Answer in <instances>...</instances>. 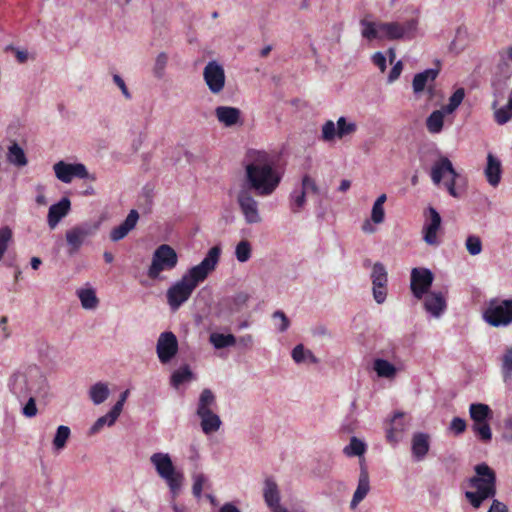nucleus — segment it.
<instances>
[{"label": "nucleus", "instance_id": "1", "mask_svg": "<svg viewBox=\"0 0 512 512\" xmlns=\"http://www.w3.org/2000/svg\"><path fill=\"white\" fill-rule=\"evenodd\" d=\"M282 179L275 157L265 151L249 150L245 163V186L257 196L274 193Z\"/></svg>", "mask_w": 512, "mask_h": 512}, {"label": "nucleus", "instance_id": "2", "mask_svg": "<svg viewBox=\"0 0 512 512\" xmlns=\"http://www.w3.org/2000/svg\"><path fill=\"white\" fill-rule=\"evenodd\" d=\"M221 249L214 246L209 249L204 259L196 266L191 267L182 278L171 285L167 292V303L172 311H177L191 297L199 283L206 280L219 263Z\"/></svg>", "mask_w": 512, "mask_h": 512}, {"label": "nucleus", "instance_id": "3", "mask_svg": "<svg viewBox=\"0 0 512 512\" xmlns=\"http://www.w3.org/2000/svg\"><path fill=\"white\" fill-rule=\"evenodd\" d=\"M475 475L469 479V486L475 491H466L465 497L473 508L478 509L482 503L496 494V474L486 463L474 468Z\"/></svg>", "mask_w": 512, "mask_h": 512}, {"label": "nucleus", "instance_id": "4", "mask_svg": "<svg viewBox=\"0 0 512 512\" xmlns=\"http://www.w3.org/2000/svg\"><path fill=\"white\" fill-rule=\"evenodd\" d=\"M150 462L159 477L166 482L173 497H176L183 485L184 475L175 468L170 455L162 452L154 453L150 457Z\"/></svg>", "mask_w": 512, "mask_h": 512}, {"label": "nucleus", "instance_id": "5", "mask_svg": "<svg viewBox=\"0 0 512 512\" xmlns=\"http://www.w3.org/2000/svg\"><path fill=\"white\" fill-rule=\"evenodd\" d=\"M216 405V397L210 389H203L197 404L196 414L201 419V428L205 434L216 432L222 422L220 417L213 412Z\"/></svg>", "mask_w": 512, "mask_h": 512}, {"label": "nucleus", "instance_id": "6", "mask_svg": "<svg viewBox=\"0 0 512 512\" xmlns=\"http://www.w3.org/2000/svg\"><path fill=\"white\" fill-rule=\"evenodd\" d=\"M483 320L492 327H506L512 324V299L493 298L482 312Z\"/></svg>", "mask_w": 512, "mask_h": 512}, {"label": "nucleus", "instance_id": "7", "mask_svg": "<svg viewBox=\"0 0 512 512\" xmlns=\"http://www.w3.org/2000/svg\"><path fill=\"white\" fill-rule=\"evenodd\" d=\"M177 264L178 255L174 248L168 244H161L152 255V262L148 268L147 275L150 279H158L161 272L171 271Z\"/></svg>", "mask_w": 512, "mask_h": 512}, {"label": "nucleus", "instance_id": "8", "mask_svg": "<svg viewBox=\"0 0 512 512\" xmlns=\"http://www.w3.org/2000/svg\"><path fill=\"white\" fill-rule=\"evenodd\" d=\"M377 27L381 33V39L412 40L416 36L418 20L411 18L404 22H380Z\"/></svg>", "mask_w": 512, "mask_h": 512}, {"label": "nucleus", "instance_id": "9", "mask_svg": "<svg viewBox=\"0 0 512 512\" xmlns=\"http://www.w3.org/2000/svg\"><path fill=\"white\" fill-rule=\"evenodd\" d=\"M470 418L473 420L472 430L478 438L487 443L492 439V431L488 420L493 416L491 408L487 404L472 403L469 406Z\"/></svg>", "mask_w": 512, "mask_h": 512}, {"label": "nucleus", "instance_id": "10", "mask_svg": "<svg viewBox=\"0 0 512 512\" xmlns=\"http://www.w3.org/2000/svg\"><path fill=\"white\" fill-rule=\"evenodd\" d=\"M237 203L248 224L261 222V216L258 209V202L252 195V190L242 186L237 194Z\"/></svg>", "mask_w": 512, "mask_h": 512}, {"label": "nucleus", "instance_id": "11", "mask_svg": "<svg viewBox=\"0 0 512 512\" xmlns=\"http://www.w3.org/2000/svg\"><path fill=\"white\" fill-rule=\"evenodd\" d=\"M203 79L211 93H221L225 87L226 80L223 66L214 60L209 61L204 67Z\"/></svg>", "mask_w": 512, "mask_h": 512}, {"label": "nucleus", "instance_id": "12", "mask_svg": "<svg viewBox=\"0 0 512 512\" xmlns=\"http://www.w3.org/2000/svg\"><path fill=\"white\" fill-rule=\"evenodd\" d=\"M433 273L427 268H413L410 288L415 298L421 299L429 292L433 283Z\"/></svg>", "mask_w": 512, "mask_h": 512}, {"label": "nucleus", "instance_id": "13", "mask_svg": "<svg viewBox=\"0 0 512 512\" xmlns=\"http://www.w3.org/2000/svg\"><path fill=\"white\" fill-rule=\"evenodd\" d=\"M53 170L58 180L63 183H70L74 178L85 179L88 177V171L84 164H69L59 161L54 164Z\"/></svg>", "mask_w": 512, "mask_h": 512}, {"label": "nucleus", "instance_id": "14", "mask_svg": "<svg viewBox=\"0 0 512 512\" xmlns=\"http://www.w3.org/2000/svg\"><path fill=\"white\" fill-rule=\"evenodd\" d=\"M371 279L373 284V297L378 304H382L387 296L388 274L385 266L376 262L372 267Z\"/></svg>", "mask_w": 512, "mask_h": 512}, {"label": "nucleus", "instance_id": "15", "mask_svg": "<svg viewBox=\"0 0 512 512\" xmlns=\"http://www.w3.org/2000/svg\"><path fill=\"white\" fill-rule=\"evenodd\" d=\"M156 351L161 363L170 362L178 352L176 336L172 332L161 333L157 341Z\"/></svg>", "mask_w": 512, "mask_h": 512}, {"label": "nucleus", "instance_id": "16", "mask_svg": "<svg viewBox=\"0 0 512 512\" xmlns=\"http://www.w3.org/2000/svg\"><path fill=\"white\" fill-rule=\"evenodd\" d=\"M92 234V228L87 225H79L69 229L65 235L66 242L69 247V255H74L77 253L81 246L84 244L85 240Z\"/></svg>", "mask_w": 512, "mask_h": 512}, {"label": "nucleus", "instance_id": "17", "mask_svg": "<svg viewBox=\"0 0 512 512\" xmlns=\"http://www.w3.org/2000/svg\"><path fill=\"white\" fill-rule=\"evenodd\" d=\"M429 220L423 226V240L431 246L439 245L437 234L441 228V216L433 207L428 208Z\"/></svg>", "mask_w": 512, "mask_h": 512}, {"label": "nucleus", "instance_id": "18", "mask_svg": "<svg viewBox=\"0 0 512 512\" xmlns=\"http://www.w3.org/2000/svg\"><path fill=\"white\" fill-rule=\"evenodd\" d=\"M459 177L452 162L445 156H441L431 168V179L435 185H439L445 175Z\"/></svg>", "mask_w": 512, "mask_h": 512}, {"label": "nucleus", "instance_id": "19", "mask_svg": "<svg viewBox=\"0 0 512 512\" xmlns=\"http://www.w3.org/2000/svg\"><path fill=\"white\" fill-rule=\"evenodd\" d=\"M70 206V200L66 197L62 198L58 203L50 206L47 221L51 229H54L60 220L69 213Z\"/></svg>", "mask_w": 512, "mask_h": 512}, {"label": "nucleus", "instance_id": "20", "mask_svg": "<svg viewBox=\"0 0 512 512\" xmlns=\"http://www.w3.org/2000/svg\"><path fill=\"white\" fill-rule=\"evenodd\" d=\"M215 116L226 127H231L241 122V111L236 107L218 106L215 109Z\"/></svg>", "mask_w": 512, "mask_h": 512}, {"label": "nucleus", "instance_id": "21", "mask_svg": "<svg viewBox=\"0 0 512 512\" xmlns=\"http://www.w3.org/2000/svg\"><path fill=\"white\" fill-rule=\"evenodd\" d=\"M139 214L136 210H131L122 224L112 229L110 238L112 241H119L136 226Z\"/></svg>", "mask_w": 512, "mask_h": 512}, {"label": "nucleus", "instance_id": "22", "mask_svg": "<svg viewBox=\"0 0 512 512\" xmlns=\"http://www.w3.org/2000/svg\"><path fill=\"white\" fill-rule=\"evenodd\" d=\"M484 172L486 179L491 186L496 187L500 183L502 174L501 161L492 153L487 155V165Z\"/></svg>", "mask_w": 512, "mask_h": 512}, {"label": "nucleus", "instance_id": "23", "mask_svg": "<svg viewBox=\"0 0 512 512\" xmlns=\"http://www.w3.org/2000/svg\"><path fill=\"white\" fill-rule=\"evenodd\" d=\"M370 490L369 474L365 467H361L358 485L351 500V508H355L368 494Z\"/></svg>", "mask_w": 512, "mask_h": 512}, {"label": "nucleus", "instance_id": "24", "mask_svg": "<svg viewBox=\"0 0 512 512\" xmlns=\"http://www.w3.org/2000/svg\"><path fill=\"white\" fill-rule=\"evenodd\" d=\"M424 306L429 313L437 317L445 310L446 301L441 292H428Z\"/></svg>", "mask_w": 512, "mask_h": 512}, {"label": "nucleus", "instance_id": "25", "mask_svg": "<svg viewBox=\"0 0 512 512\" xmlns=\"http://www.w3.org/2000/svg\"><path fill=\"white\" fill-rule=\"evenodd\" d=\"M439 74L438 69H426L423 72L417 73L412 81V87L414 93L418 94L422 92L428 83H432L435 81Z\"/></svg>", "mask_w": 512, "mask_h": 512}, {"label": "nucleus", "instance_id": "26", "mask_svg": "<svg viewBox=\"0 0 512 512\" xmlns=\"http://www.w3.org/2000/svg\"><path fill=\"white\" fill-rule=\"evenodd\" d=\"M429 436L425 433H416L412 438V453L417 460H422L429 451Z\"/></svg>", "mask_w": 512, "mask_h": 512}, {"label": "nucleus", "instance_id": "27", "mask_svg": "<svg viewBox=\"0 0 512 512\" xmlns=\"http://www.w3.org/2000/svg\"><path fill=\"white\" fill-rule=\"evenodd\" d=\"M404 413L396 412L391 420V427L387 431L386 438L390 443H397L401 437V434L405 430V424L403 422Z\"/></svg>", "mask_w": 512, "mask_h": 512}, {"label": "nucleus", "instance_id": "28", "mask_svg": "<svg viewBox=\"0 0 512 512\" xmlns=\"http://www.w3.org/2000/svg\"><path fill=\"white\" fill-rule=\"evenodd\" d=\"M263 497L269 508L280 504V491L277 483L272 478H267L265 480Z\"/></svg>", "mask_w": 512, "mask_h": 512}, {"label": "nucleus", "instance_id": "29", "mask_svg": "<svg viewBox=\"0 0 512 512\" xmlns=\"http://www.w3.org/2000/svg\"><path fill=\"white\" fill-rule=\"evenodd\" d=\"M7 160L17 167H24L28 163L24 150L16 142L8 147Z\"/></svg>", "mask_w": 512, "mask_h": 512}, {"label": "nucleus", "instance_id": "30", "mask_svg": "<svg viewBox=\"0 0 512 512\" xmlns=\"http://www.w3.org/2000/svg\"><path fill=\"white\" fill-rule=\"evenodd\" d=\"M109 388L106 383L98 382L90 387L89 396L95 405H99L106 401L109 396Z\"/></svg>", "mask_w": 512, "mask_h": 512}, {"label": "nucleus", "instance_id": "31", "mask_svg": "<svg viewBox=\"0 0 512 512\" xmlns=\"http://www.w3.org/2000/svg\"><path fill=\"white\" fill-rule=\"evenodd\" d=\"M444 126V112L433 111L426 119V128L431 134H438Z\"/></svg>", "mask_w": 512, "mask_h": 512}, {"label": "nucleus", "instance_id": "32", "mask_svg": "<svg viewBox=\"0 0 512 512\" xmlns=\"http://www.w3.org/2000/svg\"><path fill=\"white\" fill-rule=\"evenodd\" d=\"M77 295L81 301V305L85 309H94L98 305V298L93 289H80Z\"/></svg>", "mask_w": 512, "mask_h": 512}, {"label": "nucleus", "instance_id": "33", "mask_svg": "<svg viewBox=\"0 0 512 512\" xmlns=\"http://www.w3.org/2000/svg\"><path fill=\"white\" fill-rule=\"evenodd\" d=\"M374 370L379 377L391 378L396 374L395 366L384 359H376L374 361Z\"/></svg>", "mask_w": 512, "mask_h": 512}, {"label": "nucleus", "instance_id": "34", "mask_svg": "<svg viewBox=\"0 0 512 512\" xmlns=\"http://www.w3.org/2000/svg\"><path fill=\"white\" fill-rule=\"evenodd\" d=\"M193 377L189 366L185 365L174 371L171 375V384L178 388L184 382L190 381Z\"/></svg>", "mask_w": 512, "mask_h": 512}, {"label": "nucleus", "instance_id": "35", "mask_svg": "<svg viewBox=\"0 0 512 512\" xmlns=\"http://www.w3.org/2000/svg\"><path fill=\"white\" fill-rule=\"evenodd\" d=\"M360 25L362 26V36L368 40L381 39V33L377 27L378 23L361 19Z\"/></svg>", "mask_w": 512, "mask_h": 512}, {"label": "nucleus", "instance_id": "36", "mask_svg": "<svg viewBox=\"0 0 512 512\" xmlns=\"http://www.w3.org/2000/svg\"><path fill=\"white\" fill-rule=\"evenodd\" d=\"M336 125L338 139L352 135L357 131V124L355 122H348L347 119L343 116L338 118Z\"/></svg>", "mask_w": 512, "mask_h": 512}, {"label": "nucleus", "instance_id": "37", "mask_svg": "<svg viewBox=\"0 0 512 512\" xmlns=\"http://www.w3.org/2000/svg\"><path fill=\"white\" fill-rule=\"evenodd\" d=\"M70 428L65 425H60L57 428L56 434L53 439V446L56 450H62L70 437Z\"/></svg>", "mask_w": 512, "mask_h": 512}, {"label": "nucleus", "instance_id": "38", "mask_svg": "<svg viewBox=\"0 0 512 512\" xmlns=\"http://www.w3.org/2000/svg\"><path fill=\"white\" fill-rule=\"evenodd\" d=\"M210 342L215 348L221 349L235 344L236 339L232 334L214 333L210 336Z\"/></svg>", "mask_w": 512, "mask_h": 512}, {"label": "nucleus", "instance_id": "39", "mask_svg": "<svg viewBox=\"0 0 512 512\" xmlns=\"http://www.w3.org/2000/svg\"><path fill=\"white\" fill-rule=\"evenodd\" d=\"M366 450V445L357 437H352L349 445L344 448V453L347 456H361Z\"/></svg>", "mask_w": 512, "mask_h": 512}, {"label": "nucleus", "instance_id": "40", "mask_svg": "<svg viewBox=\"0 0 512 512\" xmlns=\"http://www.w3.org/2000/svg\"><path fill=\"white\" fill-rule=\"evenodd\" d=\"M338 138L337 125L332 120H327L321 128V139L324 142H332Z\"/></svg>", "mask_w": 512, "mask_h": 512}, {"label": "nucleus", "instance_id": "41", "mask_svg": "<svg viewBox=\"0 0 512 512\" xmlns=\"http://www.w3.org/2000/svg\"><path fill=\"white\" fill-rule=\"evenodd\" d=\"M501 369L505 381L512 377V347L505 350L501 358Z\"/></svg>", "mask_w": 512, "mask_h": 512}, {"label": "nucleus", "instance_id": "42", "mask_svg": "<svg viewBox=\"0 0 512 512\" xmlns=\"http://www.w3.org/2000/svg\"><path fill=\"white\" fill-rule=\"evenodd\" d=\"M251 244L247 240L240 241L235 249V255L239 262H247L251 257Z\"/></svg>", "mask_w": 512, "mask_h": 512}, {"label": "nucleus", "instance_id": "43", "mask_svg": "<svg viewBox=\"0 0 512 512\" xmlns=\"http://www.w3.org/2000/svg\"><path fill=\"white\" fill-rule=\"evenodd\" d=\"M306 193L303 189L293 191L290 196V207L293 213H297L306 203Z\"/></svg>", "mask_w": 512, "mask_h": 512}, {"label": "nucleus", "instance_id": "44", "mask_svg": "<svg viewBox=\"0 0 512 512\" xmlns=\"http://www.w3.org/2000/svg\"><path fill=\"white\" fill-rule=\"evenodd\" d=\"M465 246L470 255H478L482 251V242L480 237L470 235L467 237Z\"/></svg>", "mask_w": 512, "mask_h": 512}, {"label": "nucleus", "instance_id": "45", "mask_svg": "<svg viewBox=\"0 0 512 512\" xmlns=\"http://www.w3.org/2000/svg\"><path fill=\"white\" fill-rule=\"evenodd\" d=\"M12 239V231L9 227L0 228V261L7 251L8 244Z\"/></svg>", "mask_w": 512, "mask_h": 512}, {"label": "nucleus", "instance_id": "46", "mask_svg": "<svg viewBox=\"0 0 512 512\" xmlns=\"http://www.w3.org/2000/svg\"><path fill=\"white\" fill-rule=\"evenodd\" d=\"M167 62H168L167 54L164 52H161L157 56L155 65H154V74L156 77L161 78L163 76Z\"/></svg>", "mask_w": 512, "mask_h": 512}, {"label": "nucleus", "instance_id": "47", "mask_svg": "<svg viewBox=\"0 0 512 512\" xmlns=\"http://www.w3.org/2000/svg\"><path fill=\"white\" fill-rule=\"evenodd\" d=\"M26 386V379L24 375H15L11 382V391L17 395L21 396L24 393V388Z\"/></svg>", "mask_w": 512, "mask_h": 512}, {"label": "nucleus", "instance_id": "48", "mask_svg": "<svg viewBox=\"0 0 512 512\" xmlns=\"http://www.w3.org/2000/svg\"><path fill=\"white\" fill-rule=\"evenodd\" d=\"M494 117L495 121L500 125L507 123L512 117V109L509 107V104H507L506 107L496 110Z\"/></svg>", "mask_w": 512, "mask_h": 512}, {"label": "nucleus", "instance_id": "49", "mask_svg": "<svg viewBox=\"0 0 512 512\" xmlns=\"http://www.w3.org/2000/svg\"><path fill=\"white\" fill-rule=\"evenodd\" d=\"M449 428L455 435H460L466 431L467 423L463 418L454 417Z\"/></svg>", "mask_w": 512, "mask_h": 512}, {"label": "nucleus", "instance_id": "50", "mask_svg": "<svg viewBox=\"0 0 512 512\" xmlns=\"http://www.w3.org/2000/svg\"><path fill=\"white\" fill-rule=\"evenodd\" d=\"M115 422L110 421L109 413L99 417L90 428V434L98 433L105 425L112 426Z\"/></svg>", "mask_w": 512, "mask_h": 512}, {"label": "nucleus", "instance_id": "51", "mask_svg": "<svg viewBox=\"0 0 512 512\" xmlns=\"http://www.w3.org/2000/svg\"><path fill=\"white\" fill-rule=\"evenodd\" d=\"M205 482H206V477L203 474H198L194 477L192 493L196 498L201 497L203 486H204Z\"/></svg>", "mask_w": 512, "mask_h": 512}, {"label": "nucleus", "instance_id": "52", "mask_svg": "<svg viewBox=\"0 0 512 512\" xmlns=\"http://www.w3.org/2000/svg\"><path fill=\"white\" fill-rule=\"evenodd\" d=\"M302 189L305 192H311L313 194L319 193V187L317 186L315 180L311 178L309 175H304L302 178Z\"/></svg>", "mask_w": 512, "mask_h": 512}, {"label": "nucleus", "instance_id": "53", "mask_svg": "<svg viewBox=\"0 0 512 512\" xmlns=\"http://www.w3.org/2000/svg\"><path fill=\"white\" fill-rule=\"evenodd\" d=\"M385 218V211L384 207L380 205L373 204L372 211H371V220L375 224H380L384 221Z\"/></svg>", "mask_w": 512, "mask_h": 512}, {"label": "nucleus", "instance_id": "54", "mask_svg": "<svg viewBox=\"0 0 512 512\" xmlns=\"http://www.w3.org/2000/svg\"><path fill=\"white\" fill-rule=\"evenodd\" d=\"M307 350L304 349L302 344H298L292 350V358L296 363H301L306 360Z\"/></svg>", "mask_w": 512, "mask_h": 512}, {"label": "nucleus", "instance_id": "55", "mask_svg": "<svg viewBox=\"0 0 512 512\" xmlns=\"http://www.w3.org/2000/svg\"><path fill=\"white\" fill-rule=\"evenodd\" d=\"M273 318L275 320H277V319L280 320V324L278 325V330L280 332H284L288 329L290 322H289V319L287 318V316L284 314V312H282V311L274 312Z\"/></svg>", "mask_w": 512, "mask_h": 512}, {"label": "nucleus", "instance_id": "56", "mask_svg": "<svg viewBox=\"0 0 512 512\" xmlns=\"http://www.w3.org/2000/svg\"><path fill=\"white\" fill-rule=\"evenodd\" d=\"M465 97V90L463 88H458L455 92L450 96L449 103L454 107L458 108L462 103Z\"/></svg>", "mask_w": 512, "mask_h": 512}, {"label": "nucleus", "instance_id": "57", "mask_svg": "<svg viewBox=\"0 0 512 512\" xmlns=\"http://www.w3.org/2000/svg\"><path fill=\"white\" fill-rule=\"evenodd\" d=\"M23 414L26 417H34L37 414V407H36L35 399L33 397H30L28 402L24 406Z\"/></svg>", "mask_w": 512, "mask_h": 512}, {"label": "nucleus", "instance_id": "58", "mask_svg": "<svg viewBox=\"0 0 512 512\" xmlns=\"http://www.w3.org/2000/svg\"><path fill=\"white\" fill-rule=\"evenodd\" d=\"M114 83L120 88L122 94L126 99H131V94L124 82V80L117 74L113 76Z\"/></svg>", "mask_w": 512, "mask_h": 512}, {"label": "nucleus", "instance_id": "59", "mask_svg": "<svg viewBox=\"0 0 512 512\" xmlns=\"http://www.w3.org/2000/svg\"><path fill=\"white\" fill-rule=\"evenodd\" d=\"M372 62L375 66H377L381 72H384L386 69V58L381 52H376L372 56Z\"/></svg>", "mask_w": 512, "mask_h": 512}, {"label": "nucleus", "instance_id": "60", "mask_svg": "<svg viewBox=\"0 0 512 512\" xmlns=\"http://www.w3.org/2000/svg\"><path fill=\"white\" fill-rule=\"evenodd\" d=\"M123 406L124 404L118 401L114 404L112 409L108 412L111 422H116L123 410Z\"/></svg>", "mask_w": 512, "mask_h": 512}, {"label": "nucleus", "instance_id": "61", "mask_svg": "<svg viewBox=\"0 0 512 512\" xmlns=\"http://www.w3.org/2000/svg\"><path fill=\"white\" fill-rule=\"evenodd\" d=\"M402 69H403V65H402V62L401 61H398L393 67L392 69L390 70V73L388 75V80L389 82H393L395 81L396 79L399 78L401 72H402Z\"/></svg>", "mask_w": 512, "mask_h": 512}, {"label": "nucleus", "instance_id": "62", "mask_svg": "<svg viewBox=\"0 0 512 512\" xmlns=\"http://www.w3.org/2000/svg\"><path fill=\"white\" fill-rule=\"evenodd\" d=\"M458 177H453V176H450V180H448L447 182H445V187L448 191V193L454 197V198H458L459 197V193L457 192L456 190V179Z\"/></svg>", "mask_w": 512, "mask_h": 512}, {"label": "nucleus", "instance_id": "63", "mask_svg": "<svg viewBox=\"0 0 512 512\" xmlns=\"http://www.w3.org/2000/svg\"><path fill=\"white\" fill-rule=\"evenodd\" d=\"M458 177H453V176H450V180H448L447 182H445V187L448 191V193L454 197V198H458L459 197V193L457 192L456 190V179Z\"/></svg>", "mask_w": 512, "mask_h": 512}, {"label": "nucleus", "instance_id": "64", "mask_svg": "<svg viewBox=\"0 0 512 512\" xmlns=\"http://www.w3.org/2000/svg\"><path fill=\"white\" fill-rule=\"evenodd\" d=\"M488 512H508V509L504 503L494 499Z\"/></svg>", "mask_w": 512, "mask_h": 512}]
</instances>
